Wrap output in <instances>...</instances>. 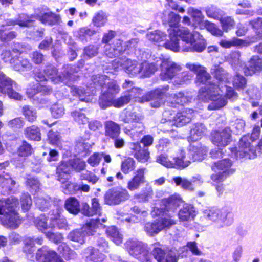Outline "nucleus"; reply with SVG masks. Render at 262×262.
Wrapping results in <instances>:
<instances>
[{
    "label": "nucleus",
    "mask_w": 262,
    "mask_h": 262,
    "mask_svg": "<svg viewBox=\"0 0 262 262\" xmlns=\"http://www.w3.org/2000/svg\"><path fill=\"white\" fill-rule=\"evenodd\" d=\"M90 134L85 133L78 139L75 146V149L78 153L86 151L93 145L94 143L90 140Z\"/></svg>",
    "instance_id": "obj_29"
},
{
    "label": "nucleus",
    "mask_w": 262,
    "mask_h": 262,
    "mask_svg": "<svg viewBox=\"0 0 262 262\" xmlns=\"http://www.w3.org/2000/svg\"><path fill=\"white\" fill-rule=\"evenodd\" d=\"M35 202L37 207L40 210L43 211L48 208L50 205V198L48 196L46 197L37 196L35 198Z\"/></svg>",
    "instance_id": "obj_54"
},
{
    "label": "nucleus",
    "mask_w": 262,
    "mask_h": 262,
    "mask_svg": "<svg viewBox=\"0 0 262 262\" xmlns=\"http://www.w3.org/2000/svg\"><path fill=\"white\" fill-rule=\"evenodd\" d=\"M172 180L176 186H180L184 190L189 191H193L194 190L192 182L185 178L176 177L173 178Z\"/></svg>",
    "instance_id": "obj_42"
},
{
    "label": "nucleus",
    "mask_w": 262,
    "mask_h": 262,
    "mask_svg": "<svg viewBox=\"0 0 262 262\" xmlns=\"http://www.w3.org/2000/svg\"><path fill=\"white\" fill-rule=\"evenodd\" d=\"M15 184V181L12 180L8 174L6 173L4 175L0 174V186L2 188L11 191Z\"/></svg>",
    "instance_id": "obj_47"
},
{
    "label": "nucleus",
    "mask_w": 262,
    "mask_h": 262,
    "mask_svg": "<svg viewBox=\"0 0 262 262\" xmlns=\"http://www.w3.org/2000/svg\"><path fill=\"white\" fill-rule=\"evenodd\" d=\"M232 163L228 159H224L222 160L214 163L212 166V169L215 172L221 171L225 175L232 174L234 172V169L231 168Z\"/></svg>",
    "instance_id": "obj_24"
},
{
    "label": "nucleus",
    "mask_w": 262,
    "mask_h": 262,
    "mask_svg": "<svg viewBox=\"0 0 262 262\" xmlns=\"http://www.w3.org/2000/svg\"><path fill=\"white\" fill-rule=\"evenodd\" d=\"M32 22L31 17L24 14L19 15L18 18L15 21L12 19H8L5 23L2 25V27L4 28L6 26H13L15 24L18 25L20 27H28L30 24Z\"/></svg>",
    "instance_id": "obj_28"
},
{
    "label": "nucleus",
    "mask_w": 262,
    "mask_h": 262,
    "mask_svg": "<svg viewBox=\"0 0 262 262\" xmlns=\"http://www.w3.org/2000/svg\"><path fill=\"white\" fill-rule=\"evenodd\" d=\"M37 228L40 231L44 232L48 229L55 228V224L50 221V215L47 217L44 214L40 215L35 221Z\"/></svg>",
    "instance_id": "obj_32"
},
{
    "label": "nucleus",
    "mask_w": 262,
    "mask_h": 262,
    "mask_svg": "<svg viewBox=\"0 0 262 262\" xmlns=\"http://www.w3.org/2000/svg\"><path fill=\"white\" fill-rule=\"evenodd\" d=\"M189 96H185L183 93L172 94L168 97L167 101H170L172 104H177L183 105L190 101Z\"/></svg>",
    "instance_id": "obj_44"
},
{
    "label": "nucleus",
    "mask_w": 262,
    "mask_h": 262,
    "mask_svg": "<svg viewBox=\"0 0 262 262\" xmlns=\"http://www.w3.org/2000/svg\"><path fill=\"white\" fill-rule=\"evenodd\" d=\"M144 228L145 231L150 236H153L161 231L158 220L155 221L154 223H146Z\"/></svg>",
    "instance_id": "obj_55"
},
{
    "label": "nucleus",
    "mask_w": 262,
    "mask_h": 262,
    "mask_svg": "<svg viewBox=\"0 0 262 262\" xmlns=\"http://www.w3.org/2000/svg\"><path fill=\"white\" fill-rule=\"evenodd\" d=\"M157 244L154 245L152 254L155 259L158 262L164 261L166 254L165 251L160 247L157 246Z\"/></svg>",
    "instance_id": "obj_63"
},
{
    "label": "nucleus",
    "mask_w": 262,
    "mask_h": 262,
    "mask_svg": "<svg viewBox=\"0 0 262 262\" xmlns=\"http://www.w3.org/2000/svg\"><path fill=\"white\" fill-rule=\"evenodd\" d=\"M94 78V82L98 83L103 86V94L99 99V103L102 108H106L113 106L119 108L127 104L131 98L135 96L136 93L141 94V90L137 88H133L126 94L115 99V96L120 91V88L115 81L109 80L108 76L101 75Z\"/></svg>",
    "instance_id": "obj_2"
},
{
    "label": "nucleus",
    "mask_w": 262,
    "mask_h": 262,
    "mask_svg": "<svg viewBox=\"0 0 262 262\" xmlns=\"http://www.w3.org/2000/svg\"><path fill=\"white\" fill-rule=\"evenodd\" d=\"M12 66L16 71H23L25 69H30L31 64L27 59L16 57V60Z\"/></svg>",
    "instance_id": "obj_51"
},
{
    "label": "nucleus",
    "mask_w": 262,
    "mask_h": 262,
    "mask_svg": "<svg viewBox=\"0 0 262 262\" xmlns=\"http://www.w3.org/2000/svg\"><path fill=\"white\" fill-rule=\"evenodd\" d=\"M260 132V127L258 126H255L251 137L249 135L243 136L239 142L238 147L230 149L228 154L235 158H254L257 156V151L251 145L250 141L256 140L259 137Z\"/></svg>",
    "instance_id": "obj_4"
},
{
    "label": "nucleus",
    "mask_w": 262,
    "mask_h": 262,
    "mask_svg": "<svg viewBox=\"0 0 262 262\" xmlns=\"http://www.w3.org/2000/svg\"><path fill=\"white\" fill-rule=\"evenodd\" d=\"M221 84L216 85L214 84H206L204 87L201 88L198 93V98L204 102H212L208 106L209 110H215L224 106L227 104V98H235L237 96L231 87L227 86L226 84L224 86Z\"/></svg>",
    "instance_id": "obj_3"
},
{
    "label": "nucleus",
    "mask_w": 262,
    "mask_h": 262,
    "mask_svg": "<svg viewBox=\"0 0 262 262\" xmlns=\"http://www.w3.org/2000/svg\"><path fill=\"white\" fill-rule=\"evenodd\" d=\"M193 114V111L190 108L178 113L173 118L174 124L177 126H181L190 122Z\"/></svg>",
    "instance_id": "obj_20"
},
{
    "label": "nucleus",
    "mask_w": 262,
    "mask_h": 262,
    "mask_svg": "<svg viewBox=\"0 0 262 262\" xmlns=\"http://www.w3.org/2000/svg\"><path fill=\"white\" fill-rule=\"evenodd\" d=\"M160 65L159 59L157 60L155 63H149L147 62L142 63V68L140 77L149 76L158 70Z\"/></svg>",
    "instance_id": "obj_34"
},
{
    "label": "nucleus",
    "mask_w": 262,
    "mask_h": 262,
    "mask_svg": "<svg viewBox=\"0 0 262 262\" xmlns=\"http://www.w3.org/2000/svg\"><path fill=\"white\" fill-rule=\"evenodd\" d=\"M59 16L51 12H48L39 16V20L43 24L53 25L59 20Z\"/></svg>",
    "instance_id": "obj_45"
},
{
    "label": "nucleus",
    "mask_w": 262,
    "mask_h": 262,
    "mask_svg": "<svg viewBox=\"0 0 262 262\" xmlns=\"http://www.w3.org/2000/svg\"><path fill=\"white\" fill-rule=\"evenodd\" d=\"M129 194L127 190L123 188H116L108 190L105 195V201L108 205H117L128 199Z\"/></svg>",
    "instance_id": "obj_12"
},
{
    "label": "nucleus",
    "mask_w": 262,
    "mask_h": 262,
    "mask_svg": "<svg viewBox=\"0 0 262 262\" xmlns=\"http://www.w3.org/2000/svg\"><path fill=\"white\" fill-rule=\"evenodd\" d=\"M203 217L215 224L218 228L230 225L233 221L232 212L227 208L208 207L202 211Z\"/></svg>",
    "instance_id": "obj_5"
},
{
    "label": "nucleus",
    "mask_w": 262,
    "mask_h": 262,
    "mask_svg": "<svg viewBox=\"0 0 262 262\" xmlns=\"http://www.w3.org/2000/svg\"><path fill=\"white\" fill-rule=\"evenodd\" d=\"M159 62L161 67L160 77L164 80L172 78L181 69L180 66L169 59H159Z\"/></svg>",
    "instance_id": "obj_13"
},
{
    "label": "nucleus",
    "mask_w": 262,
    "mask_h": 262,
    "mask_svg": "<svg viewBox=\"0 0 262 262\" xmlns=\"http://www.w3.org/2000/svg\"><path fill=\"white\" fill-rule=\"evenodd\" d=\"M211 141L219 147H226L232 141L231 130L229 127H226L223 129L212 132Z\"/></svg>",
    "instance_id": "obj_11"
},
{
    "label": "nucleus",
    "mask_w": 262,
    "mask_h": 262,
    "mask_svg": "<svg viewBox=\"0 0 262 262\" xmlns=\"http://www.w3.org/2000/svg\"><path fill=\"white\" fill-rule=\"evenodd\" d=\"M180 156L173 158V161H169L164 155H160L157 159V162L168 168H184L188 167L190 162L185 159V155L182 149L180 150Z\"/></svg>",
    "instance_id": "obj_8"
},
{
    "label": "nucleus",
    "mask_w": 262,
    "mask_h": 262,
    "mask_svg": "<svg viewBox=\"0 0 262 262\" xmlns=\"http://www.w3.org/2000/svg\"><path fill=\"white\" fill-rule=\"evenodd\" d=\"M195 216V211L193 206L190 204H184L180 210L178 216L180 221L185 222L194 219Z\"/></svg>",
    "instance_id": "obj_26"
},
{
    "label": "nucleus",
    "mask_w": 262,
    "mask_h": 262,
    "mask_svg": "<svg viewBox=\"0 0 262 262\" xmlns=\"http://www.w3.org/2000/svg\"><path fill=\"white\" fill-rule=\"evenodd\" d=\"M44 73L47 78L54 83H59L63 80V78L58 73L56 68L52 65L47 66L44 70Z\"/></svg>",
    "instance_id": "obj_33"
},
{
    "label": "nucleus",
    "mask_w": 262,
    "mask_h": 262,
    "mask_svg": "<svg viewBox=\"0 0 262 262\" xmlns=\"http://www.w3.org/2000/svg\"><path fill=\"white\" fill-rule=\"evenodd\" d=\"M182 200L179 194L173 195L161 201L162 205L159 208L155 207L152 213L153 215H160L165 211H174L182 203Z\"/></svg>",
    "instance_id": "obj_10"
},
{
    "label": "nucleus",
    "mask_w": 262,
    "mask_h": 262,
    "mask_svg": "<svg viewBox=\"0 0 262 262\" xmlns=\"http://www.w3.org/2000/svg\"><path fill=\"white\" fill-rule=\"evenodd\" d=\"M121 128L119 125L112 121H106L105 123V134L110 138L115 139L119 137Z\"/></svg>",
    "instance_id": "obj_30"
},
{
    "label": "nucleus",
    "mask_w": 262,
    "mask_h": 262,
    "mask_svg": "<svg viewBox=\"0 0 262 262\" xmlns=\"http://www.w3.org/2000/svg\"><path fill=\"white\" fill-rule=\"evenodd\" d=\"M14 208L12 212L7 214V219L8 220V225L12 228H16L18 227L20 223V220L17 213L15 212Z\"/></svg>",
    "instance_id": "obj_52"
},
{
    "label": "nucleus",
    "mask_w": 262,
    "mask_h": 262,
    "mask_svg": "<svg viewBox=\"0 0 262 262\" xmlns=\"http://www.w3.org/2000/svg\"><path fill=\"white\" fill-rule=\"evenodd\" d=\"M207 149L205 147L191 146L188 151V157L185 156V159L191 161H200L203 160L207 153Z\"/></svg>",
    "instance_id": "obj_19"
},
{
    "label": "nucleus",
    "mask_w": 262,
    "mask_h": 262,
    "mask_svg": "<svg viewBox=\"0 0 262 262\" xmlns=\"http://www.w3.org/2000/svg\"><path fill=\"white\" fill-rule=\"evenodd\" d=\"M71 115L74 120L79 124H83L88 122V118L81 111H73L71 113Z\"/></svg>",
    "instance_id": "obj_64"
},
{
    "label": "nucleus",
    "mask_w": 262,
    "mask_h": 262,
    "mask_svg": "<svg viewBox=\"0 0 262 262\" xmlns=\"http://www.w3.org/2000/svg\"><path fill=\"white\" fill-rule=\"evenodd\" d=\"M220 21L223 30L226 32L232 29L235 24L234 19L230 16L222 17L220 18Z\"/></svg>",
    "instance_id": "obj_57"
},
{
    "label": "nucleus",
    "mask_w": 262,
    "mask_h": 262,
    "mask_svg": "<svg viewBox=\"0 0 262 262\" xmlns=\"http://www.w3.org/2000/svg\"><path fill=\"white\" fill-rule=\"evenodd\" d=\"M58 250L67 259H71L76 257L75 252L71 249L65 243H62L59 246Z\"/></svg>",
    "instance_id": "obj_50"
},
{
    "label": "nucleus",
    "mask_w": 262,
    "mask_h": 262,
    "mask_svg": "<svg viewBox=\"0 0 262 262\" xmlns=\"http://www.w3.org/2000/svg\"><path fill=\"white\" fill-rule=\"evenodd\" d=\"M130 148L133 151L134 157L140 162L145 163L150 158V153L147 149H142L140 143H132L130 144Z\"/></svg>",
    "instance_id": "obj_17"
},
{
    "label": "nucleus",
    "mask_w": 262,
    "mask_h": 262,
    "mask_svg": "<svg viewBox=\"0 0 262 262\" xmlns=\"http://www.w3.org/2000/svg\"><path fill=\"white\" fill-rule=\"evenodd\" d=\"M136 167V163L133 158L127 157L125 158L121 164V170L125 174H128L133 171H135Z\"/></svg>",
    "instance_id": "obj_39"
},
{
    "label": "nucleus",
    "mask_w": 262,
    "mask_h": 262,
    "mask_svg": "<svg viewBox=\"0 0 262 262\" xmlns=\"http://www.w3.org/2000/svg\"><path fill=\"white\" fill-rule=\"evenodd\" d=\"M18 85L4 74H0V93L7 94L8 96L15 100H19L22 98L21 95L14 91L17 89Z\"/></svg>",
    "instance_id": "obj_9"
},
{
    "label": "nucleus",
    "mask_w": 262,
    "mask_h": 262,
    "mask_svg": "<svg viewBox=\"0 0 262 262\" xmlns=\"http://www.w3.org/2000/svg\"><path fill=\"white\" fill-rule=\"evenodd\" d=\"M206 128L202 123L195 124L190 130L189 140L195 141L200 139L205 134Z\"/></svg>",
    "instance_id": "obj_31"
},
{
    "label": "nucleus",
    "mask_w": 262,
    "mask_h": 262,
    "mask_svg": "<svg viewBox=\"0 0 262 262\" xmlns=\"http://www.w3.org/2000/svg\"><path fill=\"white\" fill-rule=\"evenodd\" d=\"M18 203L17 199L14 196H10L5 200H0V214L6 215L10 212H12Z\"/></svg>",
    "instance_id": "obj_21"
},
{
    "label": "nucleus",
    "mask_w": 262,
    "mask_h": 262,
    "mask_svg": "<svg viewBox=\"0 0 262 262\" xmlns=\"http://www.w3.org/2000/svg\"><path fill=\"white\" fill-rule=\"evenodd\" d=\"M23 114L26 119L30 122H33L36 119V112L28 106H25L23 107Z\"/></svg>",
    "instance_id": "obj_61"
},
{
    "label": "nucleus",
    "mask_w": 262,
    "mask_h": 262,
    "mask_svg": "<svg viewBox=\"0 0 262 262\" xmlns=\"http://www.w3.org/2000/svg\"><path fill=\"white\" fill-rule=\"evenodd\" d=\"M106 234L117 245L121 244L123 241L122 235L115 226L108 227L106 230Z\"/></svg>",
    "instance_id": "obj_37"
},
{
    "label": "nucleus",
    "mask_w": 262,
    "mask_h": 262,
    "mask_svg": "<svg viewBox=\"0 0 262 262\" xmlns=\"http://www.w3.org/2000/svg\"><path fill=\"white\" fill-rule=\"evenodd\" d=\"M262 69V61L258 56H253L248 63L245 69L244 73L246 75H251L256 72L260 71Z\"/></svg>",
    "instance_id": "obj_25"
},
{
    "label": "nucleus",
    "mask_w": 262,
    "mask_h": 262,
    "mask_svg": "<svg viewBox=\"0 0 262 262\" xmlns=\"http://www.w3.org/2000/svg\"><path fill=\"white\" fill-rule=\"evenodd\" d=\"M212 71L214 77L219 81V82H221V84L224 85L229 82V74L222 68L219 66H214L213 68L212 69Z\"/></svg>",
    "instance_id": "obj_35"
},
{
    "label": "nucleus",
    "mask_w": 262,
    "mask_h": 262,
    "mask_svg": "<svg viewBox=\"0 0 262 262\" xmlns=\"http://www.w3.org/2000/svg\"><path fill=\"white\" fill-rule=\"evenodd\" d=\"M187 13L190 15L194 21L200 23L203 19L204 16L202 12L193 7H189L187 9Z\"/></svg>",
    "instance_id": "obj_62"
},
{
    "label": "nucleus",
    "mask_w": 262,
    "mask_h": 262,
    "mask_svg": "<svg viewBox=\"0 0 262 262\" xmlns=\"http://www.w3.org/2000/svg\"><path fill=\"white\" fill-rule=\"evenodd\" d=\"M203 25L204 27L214 36H222L223 35V32L218 28L214 24L209 22L208 20L203 21Z\"/></svg>",
    "instance_id": "obj_53"
},
{
    "label": "nucleus",
    "mask_w": 262,
    "mask_h": 262,
    "mask_svg": "<svg viewBox=\"0 0 262 262\" xmlns=\"http://www.w3.org/2000/svg\"><path fill=\"white\" fill-rule=\"evenodd\" d=\"M164 45L174 52H201L205 49L206 42L199 32L182 27L169 30V40Z\"/></svg>",
    "instance_id": "obj_1"
},
{
    "label": "nucleus",
    "mask_w": 262,
    "mask_h": 262,
    "mask_svg": "<svg viewBox=\"0 0 262 262\" xmlns=\"http://www.w3.org/2000/svg\"><path fill=\"white\" fill-rule=\"evenodd\" d=\"M154 191L151 186L146 185L140 193H137L133 196L134 199L139 203L148 202L153 197Z\"/></svg>",
    "instance_id": "obj_27"
},
{
    "label": "nucleus",
    "mask_w": 262,
    "mask_h": 262,
    "mask_svg": "<svg viewBox=\"0 0 262 262\" xmlns=\"http://www.w3.org/2000/svg\"><path fill=\"white\" fill-rule=\"evenodd\" d=\"M50 221L55 224V227L56 225L59 229H66L68 227L66 219L61 215L57 210L50 214Z\"/></svg>",
    "instance_id": "obj_36"
},
{
    "label": "nucleus",
    "mask_w": 262,
    "mask_h": 262,
    "mask_svg": "<svg viewBox=\"0 0 262 262\" xmlns=\"http://www.w3.org/2000/svg\"><path fill=\"white\" fill-rule=\"evenodd\" d=\"M192 76L187 72H184L178 74L174 79L173 83L175 85H182L187 83L191 79Z\"/></svg>",
    "instance_id": "obj_56"
},
{
    "label": "nucleus",
    "mask_w": 262,
    "mask_h": 262,
    "mask_svg": "<svg viewBox=\"0 0 262 262\" xmlns=\"http://www.w3.org/2000/svg\"><path fill=\"white\" fill-rule=\"evenodd\" d=\"M34 86L33 91H30L29 89L27 91V93L29 97H32L33 95L38 93L48 95L52 92V89L50 86L41 85L40 83H37Z\"/></svg>",
    "instance_id": "obj_46"
},
{
    "label": "nucleus",
    "mask_w": 262,
    "mask_h": 262,
    "mask_svg": "<svg viewBox=\"0 0 262 262\" xmlns=\"http://www.w3.org/2000/svg\"><path fill=\"white\" fill-rule=\"evenodd\" d=\"M32 150L30 144L24 141L18 149V154L21 157H27L32 154Z\"/></svg>",
    "instance_id": "obj_58"
},
{
    "label": "nucleus",
    "mask_w": 262,
    "mask_h": 262,
    "mask_svg": "<svg viewBox=\"0 0 262 262\" xmlns=\"http://www.w3.org/2000/svg\"><path fill=\"white\" fill-rule=\"evenodd\" d=\"M19 54V51L17 49H13L12 51L6 50L1 54V59L5 62L9 63L12 66Z\"/></svg>",
    "instance_id": "obj_40"
},
{
    "label": "nucleus",
    "mask_w": 262,
    "mask_h": 262,
    "mask_svg": "<svg viewBox=\"0 0 262 262\" xmlns=\"http://www.w3.org/2000/svg\"><path fill=\"white\" fill-rule=\"evenodd\" d=\"M97 223L98 221L90 220L81 229L71 231L68 235V238L80 245L83 244L85 243V236L92 235L96 231Z\"/></svg>",
    "instance_id": "obj_6"
},
{
    "label": "nucleus",
    "mask_w": 262,
    "mask_h": 262,
    "mask_svg": "<svg viewBox=\"0 0 262 262\" xmlns=\"http://www.w3.org/2000/svg\"><path fill=\"white\" fill-rule=\"evenodd\" d=\"M254 42V41L243 40L234 37L230 40L222 39L220 40L219 44L223 48L229 49L232 47L237 48L247 47Z\"/></svg>",
    "instance_id": "obj_18"
},
{
    "label": "nucleus",
    "mask_w": 262,
    "mask_h": 262,
    "mask_svg": "<svg viewBox=\"0 0 262 262\" xmlns=\"http://www.w3.org/2000/svg\"><path fill=\"white\" fill-rule=\"evenodd\" d=\"M26 137L32 140L40 141L41 140V133L39 128L35 125L27 127L25 130Z\"/></svg>",
    "instance_id": "obj_43"
},
{
    "label": "nucleus",
    "mask_w": 262,
    "mask_h": 262,
    "mask_svg": "<svg viewBox=\"0 0 262 262\" xmlns=\"http://www.w3.org/2000/svg\"><path fill=\"white\" fill-rule=\"evenodd\" d=\"M146 168L145 167H139L135 170L133 177L127 182V189L132 191L139 189L146 182Z\"/></svg>",
    "instance_id": "obj_14"
},
{
    "label": "nucleus",
    "mask_w": 262,
    "mask_h": 262,
    "mask_svg": "<svg viewBox=\"0 0 262 262\" xmlns=\"http://www.w3.org/2000/svg\"><path fill=\"white\" fill-rule=\"evenodd\" d=\"M36 258L39 262H66L55 251L46 246L38 250Z\"/></svg>",
    "instance_id": "obj_15"
},
{
    "label": "nucleus",
    "mask_w": 262,
    "mask_h": 262,
    "mask_svg": "<svg viewBox=\"0 0 262 262\" xmlns=\"http://www.w3.org/2000/svg\"><path fill=\"white\" fill-rule=\"evenodd\" d=\"M147 38L153 42H159L165 40L166 35L159 30H155L146 34Z\"/></svg>",
    "instance_id": "obj_48"
},
{
    "label": "nucleus",
    "mask_w": 262,
    "mask_h": 262,
    "mask_svg": "<svg viewBox=\"0 0 262 262\" xmlns=\"http://www.w3.org/2000/svg\"><path fill=\"white\" fill-rule=\"evenodd\" d=\"M164 93L160 90H156L153 92H149L142 97H139L136 101L144 103L150 102V105L152 107L158 108L163 103Z\"/></svg>",
    "instance_id": "obj_16"
},
{
    "label": "nucleus",
    "mask_w": 262,
    "mask_h": 262,
    "mask_svg": "<svg viewBox=\"0 0 262 262\" xmlns=\"http://www.w3.org/2000/svg\"><path fill=\"white\" fill-rule=\"evenodd\" d=\"M70 171V167L66 162H62L57 167L58 180L61 183H64L68 179L69 173Z\"/></svg>",
    "instance_id": "obj_38"
},
{
    "label": "nucleus",
    "mask_w": 262,
    "mask_h": 262,
    "mask_svg": "<svg viewBox=\"0 0 262 262\" xmlns=\"http://www.w3.org/2000/svg\"><path fill=\"white\" fill-rule=\"evenodd\" d=\"M83 256L87 260L94 262L102 261L105 258V255L99 252L95 248L89 246L83 251Z\"/></svg>",
    "instance_id": "obj_22"
},
{
    "label": "nucleus",
    "mask_w": 262,
    "mask_h": 262,
    "mask_svg": "<svg viewBox=\"0 0 262 262\" xmlns=\"http://www.w3.org/2000/svg\"><path fill=\"white\" fill-rule=\"evenodd\" d=\"M112 66L115 71L119 67H122L125 72L130 77L140 75L142 71V63H139L136 60L127 59L123 61L121 59H116L113 61Z\"/></svg>",
    "instance_id": "obj_7"
},
{
    "label": "nucleus",
    "mask_w": 262,
    "mask_h": 262,
    "mask_svg": "<svg viewBox=\"0 0 262 262\" xmlns=\"http://www.w3.org/2000/svg\"><path fill=\"white\" fill-rule=\"evenodd\" d=\"M179 15L174 13L173 12L165 11L161 17L162 21L164 24H168L170 28L168 29V32L170 29L178 28V25L180 20Z\"/></svg>",
    "instance_id": "obj_23"
},
{
    "label": "nucleus",
    "mask_w": 262,
    "mask_h": 262,
    "mask_svg": "<svg viewBox=\"0 0 262 262\" xmlns=\"http://www.w3.org/2000/svg\"><path fill=\"white\" fill-rule=\"evenodd\" d=\"M64 206L69 212L74 214H77L80 211L79 202L75 198L71 197L68 199L66 201Z\"/></svg>",
    "instance_id": "obj_41"
},
{
    "label": "nucleus",
    "mask_w": 262,
    "mask_h": 262,
    "mask_svg": "<svg viewBox=\"0 0 262 262\" xmlns=\"http://www.w3.org/2000/svg\"><path fill=\"white\" fill-rule=\"evenodd\" d=\"M51 113L53 117L58 118L62 117L64 114V108L60 104H54L50 108Z\"/></svg>",
    "instance_id": "obj_59"
},
{
    "label": "nucleus",
    "mask_w": 262,
    "mask_h": 262,
    "mask_svg": "<svg viewBox=\"0 0 262 262\" xmlns=\"http://www.w3.org/2000/svg\"><path fill=\"white\" fill-rule=\"evenodd\" d=\"M158 223L161 231L168 229L176 224V221L169 217L161 218L158 220Z\"/></svg>",
    "instance_id": "obj_60"
},
{
    "label": "nucleus",
    "mask_w": 262,
    "mask_h": 262,
    "mask_svg": "<svg viewBox=\"0 0 262 262\" xmlns=\"http://www.w3.org/2000/svg\"><path fill=\"white\" fill-rule=\"evenodd\" d=\"M107 20V16L105 13L99 11L93 17L92 23L94 26L97 27H101L106 24Z\"/></svg>",
    "instance_id": "obj_49"
}]
</instances>
